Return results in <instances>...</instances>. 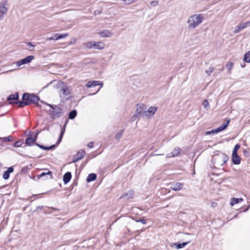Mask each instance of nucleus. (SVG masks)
Listing matches in <instances>:
<instances>
[{
	"mask_svg": "<svg viewBox=\"0 0 250 250\" xmlns=\"http://www.w3.org/2000/svg\"><path fill=\"white\" fill-rule=\"evenodd\" d=\"M22 101H16L15 103L18 104L19 107H23L26 105L33 104H37V106L41 109L45 110V107L43 108L41 105L38 104L40 98L35 94L24 93L22 95Z\"/></svg>",
	"mask_w": 250,
	"mask_h": 250,
	"instance_id": "obj_1",
	"label": "nucleus"
},
{
	"mask_svg": "<svg viewBox=\"0 0 250 250\" xmlns=\"http://www.w3.org/2000/svg\"><path fill=\"white\" fill-rule=\"evenodd\" d=\"M41 102L50 107L51 109H49L47 111L51 119L54 120L56 118H59L63 114V109L59 105L49 104L43 101H41Z\"/></svg>",
	"mask_w": 250,
	"mask_h": 250,
	"instance_id": "obj_2",
	"label": "nucleus"
},
{
	"mask_svg": "<svg viewBox=\"0 0 250 250\" xmlns=\"http://www.w3.org/2000/svg\"><path fill=\"white\" fill-rule=\"evenodd\" d=\"M204 20L203 15L195 14L189 17L187 21L189 29L195 28L198 25L201 23Z\"/></svg>",
	"mask_w": 250,
	"mask_h": 250,
	"instance_id": "obj_3",
	"label": "nucleus"
},
{
	"mask_svg": "<svg viewBox=\"0 0 250 250\" xmlns=\"http://www.w3.org/2000/svg\"><path fill=\"white\" fill-rule=\"evenodd\" d=\"M59 94L62 102H64L70 98V91L68 86L62 83L59 87Z\"/></svg>",
	"mask_w": 250,
	"mask_h": 250,
	"instance_id": "obj_4",
	"label": "nucleus"
},
{
	"mask_svg": "<svg viewBox=\"0 0 250 250\" xmlns=\"http://www.w3.org/2000/svg\"><path fill=\"white\" fill-rule=\"evenodd\" d=\"M34 59V57L32 55L28 56L24 59H22L18 62H16V65L17 66L19 67L21 65L27 64L30 62H31Z\"/></svg>",
	"mask_w": 250,
	"mask_h": 250,
	"instance_id": "obj_5",
	"label": "nucleus"
},
{
	"mask_svg": "<svg viewBox=\"0 0 250 250\" xmlns=\"http://www.w3.org/2000/svg\"><path fill=\"white\" fill-rule=\"evenodd\" d=\"M228 156L226 154L222 153L218 157L217 161L216 162V165L218 166H222L228 161Z\"/></svg>",
	"mask_w": 250,
	"mask_h": 250,
	"instance_id": "obj_6",
	"label": "nucleus"
},
{
	"mask_svg": "<svg viewBox=\"0 0 250 250\" xmlns=\"http://www.w3.org/2000/svg\"><path fill=\"white\" fill-rule=\"evenodd\" d=\"M145 105L144 104H140L137 105V108L135 111L134 115L133 116V118L137 117L141 115H143V112L145 111Z\"/></svg>",
	"mask_w": 250,
	"mask_h": 250,
	"instance_id": "obj_7",
	"label": "nucleus"
},
{
	"mask_svg": "<svg viewBox=\"0 0 250 250\" xmlns=\"http://www.w3.org/2000/svg\"><path fill=\"white\" fill-rule=\"evenodd\" d=\"M6 1H3L0 3V19H3L4 15L7 13V8L5 7Z\"/></svg>",
	"mask_w": 250,
	"mask_h": 250,
	"instance_id": "obj_8",
	"label": "nucleus"
},
{
	"mask_svg": "<svg viewBox=\"0 0 250 250\" xmlns=\"http://www.w3.org/2000/svg\"><path fill=\"white\" fill-rule=\"evenodd\" d=\"M250 25V21L241 23L235 27L234 30V33H237L243 30L244 28Z\"/></svg>",
	"mask_w": 250,
	"mask_h": 250,
	"instance_id": "obj_9",
	"label": "nucleus"
},
{
	"mask_svg": "<svg viewBox=\"0 0 250 250\" xmlns=\"http://www.w3.org/2000/svg\"><path fill=\"white\" fill-rule=\"evenodd\" d=\"M157 107L150 106L146 111L143 112V116L146 117L152 116L157 111Z\"/></svg>",
	"mask_w": 250,
	"mask_h": 250,
	"instance_id": "obj_10",
	"label": "nucleus"
},
{
	"mask_svg": "<svg viewBox=\"0 0 250 250\" xmlns=\"http://www.w3.org/2000/svg\"><path fill=\"white\" fill-rule=\"evenodd\" d=\"M98 34L103 38L110 37L113 34L112 32L108 30H103L100 31Z\"/></svg>",
	"mask_w": 250,
	"mask_h": 250,
	"instance_id": "obj_11",
	"label": "nucleus"
},
{
	"mask_svg": "<svg viewBox=\"0 0 250 250\" xmlns=\"http://www.w3.org/2000/svg\"><path fill=\"white\" fill-rule=\"evenodd\" d=\"M44 170L45 171L42 172L41 174L37 175V179H39L44 176H49L50 179H52L53 178L52 172L47 169H45Z\"/></svg>",
	"mask_w": 250,
	"mask_h": 250,
	"instance_id": "obj_12",
	"label": "nucleus"
},
{
	"mask_svg": "<svg viewBox=\"0 0 250 250\" xmlns=\"http://www.w3.org/2000/svg\"><path fill=\"white\" fill-rule=\"evenodd\" d=\"M19 96L18 92L14 94L10 95L7 98V101H9V104H15V102H12L11 101H17L19 100Z\"/></svg>",
	"mask_w": 250,
	"mask_h": 250,
	"instance_id": "obj_13",
	"label": "nucleus"
},
{
	"mask_svg": "<svg viewBox=\"0 0 250 250\" xmlns=\"http://www.w3.org/2000/svg\"><path fill=\"white\" fill-rule=\"evenodd\" d=\"M184 184L179 182H177L171 185L170 188L174 191H179L182 188Z\"/></svg>",
	"mask_w": 250,
	"mask_h": 250,
	"instance_id": "obj_14",
	"label": "nucleus"
},
{
	"mask_svg": "<svg viewBox=\"0 0 250 250\" xmlns=\"http://www.w3.org/2000/svg\"><path fill=\"white\" fill-rule=\"evenodd\" d=\"M229 120H228L226 123H223L220 126L215 129L216 133H219L226 129L229 125Z\"/></svg>",
	"mask_w": 250,
	"mask_h": 250,
	"instance_id": "obj_15",
	"label": "nucleus"
},
{
	"mask_svg": "<svg viewBox=\"0 0 250 250\" xmlns=\"http://www.w3.org/2000/svg\"><path fill=\"white\" fill-rule=\"evenodd\" d=\"M229 120H228L226 123H223L220 126L215 129L216 133H219L226 129L229 125Z\"/></svg>",
	"mask_w": 250,
	"mask_h": 250,
	"instance_id": "obj_16",
	"label": "nucleus"
},
{
	"mask_svg": "<svg viewBox=\"0 0 250 250\" xmlns=\"http://www.w3.org/2000/svg\"><path fill=\"white\" fill-rule=\"evenodd\" d=\"M134 192L133 190H129L127 192H125L120 197V199H125V200L132 198L133 197Z\"/></svg>",
	"mask_w": 250,
	"mask_h": 250,
	"instance_id": "obj_17",
	"label": "nucleus"
},
{
	"mask_svg": "<svg viewBox=\"0 0 250 250\" xmlns=\"http://www.w3.org/2000/svg\"><path fill=\"white\" fill-rule=\"evenodd\" d=\"M103 84V83L100 81H93L88 82L86 84V86L87 87H93L97 85H101L102 87Z\"/></svg>",
	"mask_w": 250,
	"mask_h": 250,
	"instance_id": "obj_18",
	"label": "nucleus"
},
{
	"mask_svg": "<svg viewBox=\"0 0 250 250\" xmlns=\"http://www.w3.org/2000/svg\"><path fill=\"white\" fill-rule=\"evenodd\" d=\"M93 48L102 50L104 47V43L102 42H94V43L93 44Z\"/></svg>",
	"mask_w": 250,
	"mask_h": 250,
	"instance_id": "obj_19",
	"label": "nucleus"
},
{
	"mask_svg": "<svg viewBox=\"0 0 250 250\" xmlns=\"http://www.w3.org/2000/svg\"><path fill=\"white\" fill-rule=\"evenodd\" d=\"M232 162L234 165H239L241 162V158L238 154H232Z\"/></svg>",
	"mask_w": 250,
	"mask_h": 250,
	"instance_id": "obj_20",
	"label": "nucleus"
},
{
	"mask_svg": "<svg viewBox=\"0 0 250 250\" xmlns=\"http://www.w3.org/2000/svg\"><path fill=\"white\" fill-rule=\"evenodd\" d=\"M189 242H190V241L186 242H184V243H171V244H170V246L173 247L174 246L176 247V248L177 249H182V248L185 247Z\"/></svg>",
	"mask_w": 250,
	"mask_h": 250,
	"instance_id": "obj_21",
	"label": "nucleus"
},
{
	"mask_svg": "<svg viewBox=\"0 0 250 250\" xmlns=\"http://www.w3.org/2000/svg\"><path fill=\"white\" fill-rule=\"evenodd\" d=\"M72 177L70 172H66L63 176V181L65 184H67L71 180Z\"/></svg>",
	"mask_w": 250,
	"mask_h": 250,
	"instance_id": "obj_22",
	"label": "nucleus"
},
{
	"mask_svg": "<svg viewBox=\"0 0 250 250\" xmlns=\"http://www.w3.org/2000/svg\"><path fill=\"white\" fill-rule=\"evenodd\" d=\"M180 151H181V149L179 147H175L173 149V150L172 152H171L169 154H167V157L168 158H169L171 157H174L175 156H177L180 153Z\"/></svg>",
	"mask_w": 250,
	"mask_h": 250,
	"instance_id": "obj_23",
	"label": "nucleus"
},
{
	"mask_svg": "<svg viewBox=\"0 0 250 250\" xmlns=\"http://www.w3.org/2000/svg\"><path fill=\"white\" fill-rule=\"evenodd\" d=\"M66 123H66L65 124L64 126H63V127L61 129V131L59 137V138H58V139L57 140V145H59L61 143V142L62 141V138L63 137V136L64 132H65V126H66Z\"/></svg>",
	"mask_w": 250,
	"mask_h": 250,
	"instance_id": "obj_24",
	"label": "nucleus"
},
{
	"mask_svg": "<svg viewBox=\"0 0 250 250\" xmlns=\"http://www.w3.org/2000/svg\"><path fill=\"white\" fill-rule=\"evenodd\" d=\"M243 201V199L241 198H232L231 199V201L230 202V205L231 206H233L234 205L236 204H238L239 203Z\"/></svg>",
	"mask_w": 250,
	"mask_h": 250,
	"instance_id": "obj_25",
	"label": "nucleus"
},
{
	"mask_svg": "<svg viewBox=\"0 0 250 250\" xmlns=\"http://www.w3.org/2000/svg\"><path fill=\"white\" fill-rule=\"evenodd\" d=\"M35 142L33 140L32 137L31 136L28 137L25 139V144L26 146H31L34 144H35Z\"/></svg>",
	"mask_w": 250,
	"mask_h": 250,
	"instance_id": "obj_26",
	"label": "nucleus"
},
{
	"mask_svg": "<svg viewBox=\"0 0 250 250\" xmlns=\"http://www.w3.org/2000/svg\"><path fill=\"white\" fill-rule=\"evenodd\" d=\"M97 178V175L95 173L89 174L86 178V181L87 182H90L94 181Z\"/></svg>",
	"mask_w": 250,
	"mask_h": 250,
	"instance_id": "obj_27",
	"label": "nucleus"
},
{
	"mask_svg": "<svg viewBox=\"0 0 250 250\" xmlns=\"http://www.w3.org/2000/svg\"><path fill=\"white\" fill-rule=\"evenodd\" d=\"M77 112L75 109L71 111L68 115V118L69 119H74L77 116Z\"/></svg>",
	"mask_w": 250,
	"mask_h": 250,
	"instance_id": "obj_28",
	"label": "nucleus"
},
{
	"mask_svg": "<svg viewBox=\"0 0 250 250\" xmlns=\"http://www.w3.org/2000/svg\"><path fill=\"white\" fill-rule=\"evenodd\" d=\"M85 154V151L83 150H81L77 153L75 156H76V157L81 160L84 156Z\"/></svg>",
	"mask_w": 250,
	"mask_h": 250,
	"instance_id": "obj_29",
	"label": "nucleus"
},
{
	"mask_svg": "<svg viewBox=\"0 0 250 250\" xmlns=\"http://www.w3.org/2000/svg\"><path fill=\"white\" fill-rule=\"evenodd\" d=\"M13 137L10 135L8 137H0V141L3 142H10L12 140Z\"/></svg>",
	"mask_w": 250,
	"mask_h": 250,
	"instance_id": "obj_30",
	"label": "nucleus"
},
{
	"mask_svg": "<svg viewBox=\"0 0 250 250\" xmlns=\"http://www.w3.org/2000/svg\"><path fill=\"white\" fill-rule=\"evenodd\" d=\"M244 60L246 62H250V51H248L245 54Z\"/></svg>",
	"mask_w": 250,
	"mask_h": 250,
	"instance_id": "obj_31",
	"label": "nucleus"
},
{
	"mask_svg": "<svg viewBox=\"0 0 250 250\" xmlns=\"http://www.w3.org/2000/svg\"><path fill=\"white\" fill-rule=\"evenodd\" d=\"M233 65V63L232 62H229L226 64V67L228 70L229 73H230V71L232 69Z\"/></svg>",
	"mask_w": 250,
	"mask_h": 250,
	"instance_id": "obj_32",
	"label": "nucleus"
},
{
	"mask_svg": "<svg viewBox=\"0 0 250 250\" xmlns=\"http://www.w3.org/2000/svg\"><path fill=\"white\" fill-rule=\"evenodd\" d=\"M93 43H94L93 41L88 42H85L84 43V46L86 48L90 49V48H93Z\"/></svg>",
	"mask_w": 250,
	"mask_h": 250,
	"instance_id": "obj_33",
	"label": "nucleus"
},
{
	"mask_svg": "<svg viewBox=\"0 0 250 250\" xmlns=\"http://www.w3.org/2000/svg\"><path fill=\"white\" fill-rule=\"evenodd\" d=\"M240 145L239 144H236L233 148L232 154H238L237 151L240 148Z\"/></svg>",
	"mask_w": 250,
	"mask_h": 250,
	"instance_id": "obj_34",
	"label": "nucleus"
},
{
	"mask_svg": "<svg viewBox=\"0 0 250 250\" xmlns=\"http://www.w3.org/2000/svg\"><path fill=\"white\" fill-rule=\"evenodd\" d=\"M124 132V130H120L118 132H117L115 136V138L116 140H119L121 136L123 135V133Z\"/></svg>",
	"mask_w": 250,
	"mask_h": 250,
	"instance_id": "obj_35",
	"label": "nucleus"
},
{
	"mask_svg": "<svg viewBox=\"0 0 250 250\" xmlns=\"http://www.w3.org/2000/svg\"><path fill=\"white\" fill-rule=\"evenodd\" d=\"M23 144V143L22 140H19V141L15 142L13 146L14 147H21Z\"/></svg>",
	"mask_w": 250,
	"mask_h": 250,
	"instance_id": "obj_36",
	"label": "nucleus"
},
{
	"mask_svg": "<svg viewBox=\"0 0 250 250\" xmlns=\"http://www.w3.org/2000/svg\"><path fill=\"white\" fill-rule=\"evenodd\" d=\"M214 70V68L213 67H210L208 69V70H206L205 71V73H207V74L208 75V76H210V74H211V73L213 71V70Z\"/></svg>",
	"mask_w": 250,
	"mask_h": 250,
	"instance_id": "obj_37",
	"label": "nucleus"
},
{
	"mask_svg": "<svg viewBox=\"0 0 250 250\" xmlns=\"http://www.w3.org/2000/svg\"><path fill=\"white\" fill-rule=\"evenodd\" d=\"M9 176L10 173H9L6 170L5 171L3 174V178L5 180H7L9 179Z\"/></svg>",
	"mask_w": 250,
	"mask_h": 250,
	"instance_id": "obj_38",
	"label": "nucleus"
},
{
	"mask_svg": "<svg viewBox=\"0 0 250 250\" xmlns=\"http://www.w3.org/2000/svg\"><path fill=\"white\" fill-rule=\"evenodd\" d=\"M68 36V33H64V34H58V40L61 39H62V38H64L67 37Z\"/></svg>",
	"mask_w": 250,
	"mask_h": 250,
	"instance_id": "obj_39",
	"label": "nucleus"
},
{
	"mask_svg": "<svg viewBox=\"0 0 250 250\" xmlns=\"http://www.w3.org/2000/svg\"><path fill=\"white\" fill-rule=\"evenodd\" d=\"M35 145L37 146H38L39 147H40V148H41L43 150H47V146H45L42 145H40V144H37V143H35Z\"/></svg>",
	"mask_w": 250,
	"mask_h": 250,
	"instance_id": "obj_40",
	"label": "nucleus"
},
{
	"mask_svg": "<svg viewBox=\"0 0 250 250\" xmlns=\"http://www.w3.org/2000/svg\"><path fill=\"white\" fill-rule=\"evenodd\" d=\"M158 4V1L157 0H153L150 2V5L152 6H157Z\"/></svg>",
	"mask_w": 250,
	"mask_h": 250,
	"instance_id": "obj_41",
	"label": "nucleus"
},
{
	"mask_svg": "<svg viewBox=\"0 0 250 250\" xmlns=\"http://www.w3.org/2000/svg\"><path fill=\"white\" fill-rule=\"evenodd\" d=\"M57 144L56 145H53L50 146H47V150H51L54 149L56 146H57Z\"/></svg>",
	"mask_w": 250,
	"mask_h": 250,
	"instance_id": "obj_42",
	"label": "nucleus"
},
{
	"mask_svg": "<svg viewBox=\"0 0 250 250\" xmlns=\"http://www.w3.org/2000/svg\"><path fill=\"white\" fill-rule=\"evenodd\" d=\"M203 105H204V107L205 108H207V106H209L208 102L207 100H205L204 101V103H203Z\"/></svg>",
	"mask_w": 250,
	"mask_h": 250,
	"instance_id": "obj_43",
	"label": "nucleus"
},
{
	"mask_svg": "<svg viewBox=\"0 0 250 250\" xmlns=\"http://www.w3.org/2000/svg\"><path fill=\"white\" fill-rule=\"evenodd\" d=\"M6 171H8L9 173H12L14 171V168L13 167H9L8 168Z\"/></svg>",
	"mask_w": 250,
	"mask_h": 250,
	"instance_id": "obj_44",
	"label": "nucleus"
},
{
	"mask_svg": "<svg viewBox=\"0 0 250 250\" xmlns=\"http://www.w3.org/2000/svg\"><path fill=\"white\" fill-rule=\"evenodd\" d=\"M77 40L76 38H72L70 41L69 44H75Z\"/></svg>",
	"mask_w": 250,
	"mask_h": 250,
	"instance_id": "obj_45",
	"label": "nucleus"
},
{
	"mask_svg": "<svg viewBox=\"0 0 250 250\" xmlns=\"http://www.w3.org/2000/svg\"><path fill=\"white\" fill-rule=\"evenodd\" d=\"M79 160H80V159L76 157V156L75 155L74 158H73L72 162L73 163H76L77 161H78Z\"/></svg>",
	"mask_w": 250,
	"mask_h": 250,
	"instance_id": "obj_46",
	"label": "nucleus"
},
{
	"mask_svg": "<svg viewBox=\"0 0 250 250\" xmlns=\"http://www.w3.org/2000/svg\"><path fill=\"white\" fill-rule=\"evenodd\" d=\"M137 222H141L142 223L145 224L146 223V221L145 219H139L136 221Z\"/></svg>",
	"mask_w": 250,
	"mask_h": 250,
	"instance_id": "obj_47",
	"label": "nucleus"
},
{
	"mask_svg": "<svg viewBox=\"0 0 250 250\" xmlns=\"http://www.w3.org/2000/svg\"><path fill=\"white\" fill-rule=\"evenodd\" d=\"M53 39L55 40H58V34H54L53 35Z\"/></svg>",
	"mask_w": 250,
	"mask_h": 250,
	"instance_id": "obj_48",
	"label": "nucleus"
},
{
	"mask_svg": "<svg viewBox=\"0 0 250 250\" xmlns=\"http://www.w3.org/2000/svg\"><path fill=\"white\" fill-rule=\"evenodd\" d=\"M27 45H28L29 47H33V48H34V47H35V45H33V44L32 43V42H28L27 43Z\"/></svg>",
	"mask_w": 250,
	"mask_h": 250,
	"instance_id": "obj_49",
	"label": "nucleus"
},
{
	"mask_svg": "<svg viewBox=\"0 0 250 250\" xmlns=\"http://www.w3.org/2000/svg\"><path fill=\"white\" fill-rule=\"evenodd\" d=\"M38 138V133H36L34 137H32L33 140L36 142Z\"/></svg>",
	"mask_w": 250,
	"mask_h": 250,
	"instance_id": "obj_50",
	"label": "nucleus"
},
{
	"mask_svg": "<svg viewBox=\"0 0 250 250\" xmlns=\"http://www.w3.org/2000/svg\"><path fill=\"white\" fill-rule=\"evenodd\" d=\"M87 146L89 148H92L93 147V144L92 142H89L88 144H87Z\"/></svg>",
	"mask_w": 250,
	"mask_h": 250,
	"instance_id": "obj_51",
	"label": "nucleus"
},
{
	"mask_svg": "<svg viewBox=\"0 0 250 250\" xmlns=\"http://www.w3.org/2000/svg\"><path fill=\"white\" fill-rule=\"evenodd\" d=\"M43 208V207L42 206H37L36 207V210L37 211L38 210H41L42 209V208Z\"/></svg>",
	"mask_w": 250,
	"mask_h": 250,
	"instance_id": "obj_52",
	"label": "nucleus"
},
{
	"mask_svg": "<svg viewBox=\"0 0 250 250\" xmlns=\"http://www.w3.org/2000/svg\"><path fill=\"white\" fill-rule=\"evenodd\" d=\"M211 134H214L216 133L215 129H212L211 131H210Z\"/></svg>",
	"mask_w": 250,
	"mask_h": 250,
	"instance_id": "obj_53",
	"label": "nucleus"
},
{
	"mask_svg": "<svg viewBox=\"0 0 250 250\" xmlns=\"http://www.w3.org/2000/svg\"><path fill=\"white\" fill-rule=\"evenodd\" d=\"M43 130H47V131L49 130V126L45 127Z\"/></svg>",
	"mask_w": 250,
	"mask_h": 250,
	"instance_id": "obj_54",
	"label": "nucleus"
},
{
	"mask_svg": "<svg viewBox=\"0 0 250 250\" xmlns=\"http://www.w3.org/2000/svg\"><path fill=\"white\" fill-rule=\"evenodd\" d=\"M211 134L210 131H207L206 132V135H210Z\"/></svg>",
	"mask_w": 250,
	"mask_h": 250,
	"instance_id": "obj_55",
	"label": "nucleus"
},
{
	"mask_svg": "<svg viewBox=\"0 0 250 250\" xmlns=\"http://www.w3.org/2000/svg\"><path fill=\"white\" fill-rule=\"evenodd\" d=\"M47 40H54V39H53V36H52V37L47 39Z\"/></svg>",
	"mask_w": 250,
	"mask_h": 250,
	"instance_id": "obj_56",
	"label": "nucleus"
},
{
	"mask_svg": "<svg viewBox=\"0 0 250 250\" xmlns=\"http://www.w3.org/2000/svg\"><path fill=\"white\" fill-rule=\"evenodd\" d=\"M51 208L53 210H58V209L56 208H54L53 207H51Z\"/></svg>",
	"mask_w": 250,
	"mask_h": 250,
	"instance_id": "obj_57",
	"label": "nucleus"
},
{
	"mask_svg": "<svg viewBox=\"0 0 250 250\" xmlns=\"http://www.w3.org/2000/svg\"><path fill=\"white\" fill-rule=\"evenodd\" d=\"M249 208V206L244 210V211H247Z\"/></svg>",
	"mask_w": 250,
	"mask_h": 250,
	"instance_id": "obj_58",
	"label": "nucleus"
},
{
	"mask_svg": "<svg viewBox=\"0 0 250 250\" xmlns=\"http://www.w3.org/2000/svg\"><path fill=\"white\" fill-rule=\"evenodd\" d=\"M100 89V87L99 88L98 90L97 91V92L96 93H95L94 94H96L97 92H98V91Z\"/></svg>",
	"mask_w": 250,
	"mask_h": 250,
	"instance_id": "obj_59",
	"label": "nucleus"
},
{
	"mask_svg": "<svg viewBox=\"0 0 250 250\" xmlns=\"http://www.w3.org/2000/svg\"><path fill=\"white\" fill-rule=\"evenodd\" d=\"M40 131H38V132H37L36 133H38V135H39V134L40 133Z\"/></svg>",
	"mask_w": 250,
	"mask_h": 250,
	"instance_id": "obj_60",
	"label": "nucleus"
},
{
	"mask_svg": "<svg viewBox=\"0 0 250 250\" xmlns=\"http://www.w3.org/2000/svg\"><path fill=\"white\" fill-rule=\"evenodd\" d=\"M224 69V67H223L222 68V70H223Z\"/></svg>",
	"mask_w": 250,
	"mask_h": 250,
	"instance_id": "obj_61",
	"label": "nucleus"
}]
</instances>
